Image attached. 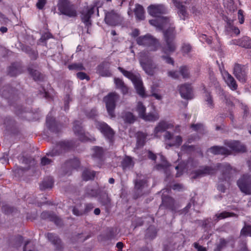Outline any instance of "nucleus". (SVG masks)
<instances>
[{"label":"nucleus","mask_w":251,"mask_h":251,"mask_svg":"<svg viewBox=\"0 0 251 251\" xmlns=\"http://www.w3.org/2000/svg\"><path fill=\"white\" fill-rule=\"evenodd\" d=\"M163 30L165 45L162 47V52L165 55L161 56V58L167 63L174 65V61L170 55L175 52L177 48L175 41L176 32L173 25L161 29Z\"/></svg>","instance_id":"nucleus-1"},{"label":"nucleus","mask_w":251,"mask_h":251,"mask_svg":"<svg viewBox=\"0 0 251 251\" xmlns=\"http://www.w3.org/2000/svg\"><path fill=\"white\" fill-rule=\"evenodd\" d=\"M148 10L151 16L157 18L149 21L151 25L155 26L157 28L162 29L173 25L171 20L167 17L160 16L161 14L165 13L166 11V9L163 5H151L148 7Z\"/></svg>","instance_id":"nucleus-2"},{"label":"nucleus","mask_w":251,"mask_h":251,"mask_svg":"<svg viewBox=\"0 0 251 251\" xmlns=\"http://www.w3.org/2000/svg\"><path fill=\"white\" fill-rule=\"evenodd\" d=\"M139 60L142 69L148 75H153L158 72V67L153 62L149 52H140Z\"/></svg>","instance_id":"nucleus-3"},{"label":"nucleus","mask_w":251,"mask_h":251,"mask_svg":"<svg viewBox=\"0 0 251 251\" xmlns=\"http://www.w3.org/2000/svg\"><path fill=\"white\" fill-rule=\"evenodd\" d=\"M118 69L126 77L131 80L138 95L143 98L147 97L139 74H134L131 72L125 70L121 67H119Z\"/></svg>","instance_id":"nucleus-4"},{"label":"nucleus","mask_w":251,"mask_h":251,"mask_svg":"<svg viewBox=\"0 0 251 251\" xmlns=\"http://www.w3.org/2000/svg\"><path fill=\"white\" fill-rule=\"evenodd\" d=\"M180 131L179 126H177L175 127L174 132L166 131L164 135V141L166 144V148L176 146L179 147L182 142V137L179 135H176V132H179Z\"/></svg>","instance_id":"nucleus-5"},{"label":"nucleus","mask_w":251,"mask_h":251,"mask_svg":"<svg viewBox=\"0 0 251 251\" xmlns=\"http://www.w3.org/2000/svg\"><path fill=\"white\" fill-rule=\"evenodd\" d=\"M136 42L139 45L148 47L151 51H156L160 46L159 41L150 34L138 37Z\"/></svg>","instance_id":"nucleus-6"},{"label":"nucleus","mask_w":251,"mask_h":251,"mask_svg":"<svg viewBox=\"0 0 251 251\" xmlns=\"http://www.w3.org/2000/svg\"><path fill=\"white\" fill-rule=\"evenodd\" d=\"M57 7L61 14L66 15L69 17H74L77 15L75 7L68 0H59L57 4Z\"/></svg>","instance_id":"nucleus-7"},{"label":"nucleus","mask_w":251,"mask_h":251,"mask_svg":"<svg viewBox=\"0 0 251 251\" xmlns=\"http://www.w3.org/2000/svg\"><path fill=\"white\" fill-rule=\"evenodd\" d=\"M118 99L119 96L115 92L109 93L103 99L107 112L111 117H114L115 116L114 110L116 106V102Z\"/></svg>","instance_id":"nucleus-8"},{"label":"nucleus","mask_w":251,"mask_h":251,"mask_svg":"<svg viewBox=\"0 0 251 251\" xmlns=\"http://www.w3.org/2000/svg\"><path fill=\"white\" fill-rule=\"evenodd\" d=\"M210 86H213L215 88L216 94L223 102L228 104H230L231 102L230 96L223 91L220 86L219 82L214 77L212 78V82L210 84Z\"/></svg>","instance_id":"nucleus-9"},{"label":"nucleus","mask_w":251,"mask_h":251,"mask_svg":"<svg viewBox=\"0 0 251 251\" xmlns=\"http://www.w3.org/2000/svg\"><path fill=\"white\" fill-rule=\"evenodd\" d=\"M237 185L241 191L246 194H251V176L243 175L237 181Z\"/></svg>","instance_id":"nucleus-10"},{"label":"nucleus","mask_w":251,"mask_h":251,"mask_svg":"<svg viewBox=\"0 0 251 251\" xmlns=\"http://www.w3.org/2000/svg\"><path fill=\"white\" fill-rule=\"evenodd\" d=\"M73 147L72 142L70 141H61L56 146V149L49 152L47 155L51 156H55L63 151L69 150Z\"/></svg>","instance_id":"nucleus-11"},{"label":"nucleus","mask_w":251,"mask_h":251,"mask_svg":"<svg viewBox=\"0 0 251 251\" xmlns=\"http://www.w3.org/2000/svg\"><path fill=\"white\" fill-rule=\"evenodd\" d=\"M96 127L107 138L111 140L114 136V132L110 127L105 123L97 121L95 123Z\"/></svg>","instance_id":"nucleus-12"},{"label":"nucleus","mask_w":251,"mask_h":251,"mask_svg":"<svg viewBox=\"0 0 251 251\" xmlns=\"http://www.w3.org/2000/svg\"><path fill=\"white\" fill-rule=\"evenodd\" d=\"M96 127L107 138L111 140L114 136V132L110 127L105 123L97 121L95 123Z\"/></svg>","instance_id":"nucleus-13"},{"label":"nucleus","mask_w":251,"mask_h":251,"mask_svg":"<svg viewBox=\"0 0 251 251\" xmlns=\"http://www.w3.org/2000/svg\"><path fill=\"white\" fill-rule=\"evenodd\" d=\"M105 23L112 26L118 25L121 22V17L118 13L114 10L105 13Z\"/></svg>","instance_id":"nucleus-14"},{"label":"nucleus","mask_w":251,"mask_h":251,"mask_svg":"<svg viewBox=\"0 0 251 251\" xmlns=\"http://www.w3.org/2000/svg\"><path fill=\"white\" fill-rule=\"evenodd\" d=\"M173 127L174 125L171 123L164 121H161L154 128L153 132L154 136L159 138L161 136L162 132L167 129H171Z\"/></svg>","instance_id":"nucleus-15"},{"label":"nucleus","mask_w":251,"mask_h":251,"mask_svg":"<svg viewBox=\"0 0 251 251\" xmlns=\"http://www.w3.org/2000/svg\"><path fill=\"white\" fill-rule=\"evenodd\" d=\"M96 7V6L95 5H91L89 7H87L81 12L82 20L87 26H89L91 25L90 19L91 15L94 13V10L96 8L98 11V15H99V10Z\"/></svg>","instance_id":"nucleus-16"},{"label":"nucleus","mask_w":251,"mask_h":251,"mask_svg":"<svg viewBox=\"0 0 251 251\" xmlns=\"http://www.w3.org/2000/svg\"><path fill=\"white\" fill-rule=\"evenodd\" d=\"M233 73L237 79L241 82H245L247 79L246 69L244 66L235 64L234 67Z\"/></svg>","instance_id":"nucleus-17"},{"label":"nucleus","mask_w":251,"mask_h":251,"mask_svg":"<svg viewBox=\"0 0 251 251\" xmlns=\"http://www.w3.org/2000/svg\"><path fill=\"white\" fill-rule=\"evenodd\" d=\"M215 172V170L214 169L209 167H205L196 171L191 172L190 176L192 178H197L205 175L214 174Z\"/></svg>","instance_id":"nucleus-18"},{"label":"nucleus","mask_w":251,"mask_h":251,"mask_svg":"<svg viewBox=\"0 0 251 251\" xmlns=\"http://www.w3.org/2000/svg\"><path fill=\"white\" fill-rule=\"evenodd\" d=\"M222 75L227 86L232 90H235L237 88V84L234 78L227 71H221Z\"/></svg>","instance_id":"nucleus-19"},{"label":"nucleus","mask_w":251,"mask_h":251,"mask_svg":"<svg viewBox=\"0 0 251 251\" xmlns=\"http://www.w3.org/2000/svg\"><path fill=\"white\" fill-rule=\"evenodd\" d=\"M179 91L181 97L184 99H191L193 97L192 89L189 84H185L180 85Z\"/></svg>","instance_id":"nucleus-20"},{"label":"nucleus","mask_w":251,"mask_h":251,"mask_svg":"<svg viewBox=\"0 0 251 251\" xmlns=\"http://www.w3.org/2000/svg\"><path fill=\"white\" fill-rule=\"evenodd\" d=\"M73 129L75 134L78 137L80 140L82 141L91 140L84 133L79 122L76 121L74 123Z\"/></svg>","instance_id":"nucleus-21"},{"label":"nucleus","mask_w":251,"mask_h":251,"mask_svg":"<svg viewBox=\"0 0 251 251\" xmlns=\"http://www.w3.org/2000/svg\"><path fill=\"white\" fill-rule=\"evenodd\" d=\"M217 168L223 172V177L225 180H227V178L230 177V175L235 171L228 164H218Z\"/></svg>","instance_id":"nucleus-22"},{"label":"nucleus","mask_w":251,"mask_h":251,"mask_svg":"<svg viewBox=\"0 0 251 251\" xmlns=\"http://www.w3.org/2000/svg\"><path fill=\"white\" fill-rule=\"evenodd\" d=\"M193 166V163L192 162V160H189L186 164H179L178 165L176 166L175 167V169L176 170H177V173L176 174V177L180 176L182 174L184 171L185 170L187 172H188V173L189 172V171H190L191 168Z\"/></svg>","instance_id":"nucleus-23"},{"label":"nucleus","mask_w":251,"mask_h":251,"mask_svg":"<svg viewBox=\"0 0 251 251\" xmlns=\"http://www.w3.org/2000/svg\"><path fill=\"white\" fill-rule=\"evenodd\" d=\"M226 144L231 151H234L244 152L246 150L245 146L237 141H228Z\"/></svg>","instance_id":"nucleus-24"},{"label":"nucleus","mask_w":251,"mask_h":251,"mask_svg":"<svg viewBox=\"0 0 251 251\" xmlns=\"http://www.w3.org/2000/svg\"><path fill=\"white\" fill-rule=\"evenodd\" d=\"M175 6L178 9V14L180 18L184 20L187 17V13L185 11V7L180 0H172Z\"/></svg>","instance_id":"nucleus-25"},{"label":"nucleus","mask_w":251,"mask_h":251,"mask_svg":"<svg viewBox=\"0 0 251 251\" xmlns=\"http://www.w3.org/2000/svg\"><path fill=\"white\" fill-rule=\"evenodd\" d=\"M100 191L97 184L88 186L85 192V195L89 197H95L98 196Z\"/></svg>","instance_id":"nucleus-26"},{"label":"nucleus","mask_w":251,"mask_h":251,"mask_svg":"<svg viewBox=\"0 0 251 251\" xmlns=\"http://www.w3.org/2000/svg\"><path fill=\"white\" fill-rule=\"evenodd\" d=\"M109 64L108 63H103L100 65L97 69L98 73L103 76H109L111 73L109 71Z\"/></svg>","instance_id":"nucleus-27"},{"label":"nucleus","mask_w":251,"mask_h":251,"mask_svg":"<svg viewBox=\"0 0 251 251\" xmlns=\"http://www.w3.org/2000/svg\"><path fill=\"white\" fill-rule=\"evenodd\" d=\"M208 151L214 154H229L230 153V151L229 150L225 147L219 146L212 147L208 150Z\"/></svg>","instance_id":"nucleus-28"},{"label":"nucleus","mask_w":251,"mask_h":251,"mask_svg":"<svg viewBox=\"0 0 251 251\" xmlns=\"http://www.w3.org/2000/svg\"><path fill=\"white\" fill-rule=\"evenodd\" d=\"M233 44L243 48H251V39L248 37H244L242 39L234 40Z\"/></svg>","instance_id":"nucleus-29"},{"label":"nucleus","mask_w":251,"mask_h":251,"mask_svg":"<svg viewBox=\"0 0 251 251\" xmlns=\"http://www.w3.org/2000/svg\"><path fill=\"white\" fill-rule=\"evenodd\" d=\"M203 90V98L204 101L206 102L207 106L210 108H213L214 106V102L213 98L211 93L208 91L207 89L204 87Z\"/></svg>","instance_id":"nucleus-30"},{"label":"nucleus","mask_w":251,"mask_h":251,"mask_svg":"<svg viewBox=\"0 0 251 251\" xmlns=\"http://www.w3.org/2000/svg\"><path fill=\"white\" fill-rule=\"evenodd\" d=\"M148 186L147 180H137L135 182V188L139 193L138 197L140 195L142 194L143 190Z\"/></svg>","instance_id":"nucleus-31"},{"label":"nucleus","mask_w":251,"mask_h":251,"mask_svg":"<svg viewBox=\"0 0 251 251\" xmlns=\"http://www.w3.org/2000/svg\"><path fill=\"white\" fill-rule=\"evenodd\" d=\"M160 159L161 163L156 166V169L158 170H163L167 174L168 163L166 161L165 157L161 154H159L157 157Z\"/></svg>","instance_id":"nucleus-32"},{"label":"nucleus","mask_w":251,"mask_h":251,"mask_svg":"<svg viewBox=\"0 0 251 251\" xmlns=\"http://www.w3.org/2000/svg\"><path fill=\"white\" fill-rule=\"evenodd\" d=\"M47 237L53 244L56 246L57 249L59 250L61 248L60 240L56 235L52 233H48L47 234Z\"/></svg>","instance_id":"nucleus-33"},{"label":"nucleus","mask_w":251,"mask_h":251,"mask_svg":"<svg viewBox=\"0 0 251 251\" xmlns=\"http://www.w3.org/2000/svg\"><path fill=\"white\" fill-rule=\"evenodd\" d=\"M147 135L143 132H139L137 134V148L138 149L144 146Z\"/></svg>","instance_id":"nucleus-34"},{"label":"nucleus","mask_w":251,"mask_h":251,"mask_svg":"<svg viewBox=\"0 0 251 251\" xmlns=\"http://www.w3.org/2000/svg\"><path fill=\"white\" fill-rule=\"evenodd\" d=\"M53 179L51 177H48L45 179L40 185V189L45 190L48 188H51L53 186Z\"/></svg>","instance_id":"nucleus-35"},{"label":"nucleus","mask_w":251,"mask_h":251,"mask_svg":"<svg viewBox=\"0 0 251 251\" xmlns=\"http://www.w3.org/2000/svg\"><path fill=\"white\" fill-rule=\"evenodd\" d=\"M93 207H94V206L92 204L89 203V204H87L85 205V210L84 211H82V210H79L77 208L75 207V208H74V209L73 210V212L74 214L75 215L80 216V215H82L84 213L88 212L90 210H91Z\"/></svg>","instance_id":"nucleus-36"},{"label":"nucleus","mask_w":251,"mask_h":251,"mask_svg":"<svg viewBox=\"0 0 251 251\" xmlns=\"http://www.w3.org/2000/svg\"><path fill=\"white\" fill-rule=\"evenodd\" d=\"M134 12L138 19L142 20L144 19V10L142 6L139 4L136 5Z\"/></svg>","instance_id":"nucleus-37"},{"label":"nucleus","mask_w":251,"mask_h":251,"mask_svg":"<svg viewBox=\"0 0 251 251\" xmlns=\"http://www.w3.org/2000/svg\"><path fill=\"white\" fill-rule=\"evenodd\" d=\"M142 119L146 121L154 122L159 119V115L157 113H145Z\"/></svg>","instance_id":"nucleus-38"},{"label":"nucleus","mask_w":251,"mask_h":251,"mask_svg":"<svg viewBox=\"0 0 251 251\" xmlns=\"http://www.w3.org/2000/svg\"><path fill=\"white\" fill-rule=\"evenodd\" d=\"M135 110L138 113L139 116L142 118V117L146 113V108L145 105H143V103L141 101H138L137 103Z\"/></svg>","instance_id":"nucleus-39"},{"label":"nucleus","mask_w":251,"mask_h":251,"mask_svg":"<svg viewBox=\"0 0 251 251\" xmlns=\"http://www.w3.org/2000/svg\"><path fill=\"white\" fill-rule=\"evenodd\" d=\"M122 118L126 123L129 124L133 123L135 121V117L129 112L124 113Z\"/></svg>","instance_id":"nucleus-40"},{"label":"nucleus","mask_w":251,"mask_h":251,"mask_svg":"<svg viewBox=\"0 0 251 251\" xmlns=\"http://www.w3.org/2000/svg\"><path fill=\"white\" fill-rule=\"evenodd\" d=\"M98 196L99 201L102 204L105 205L108 204L110 202V199L106 193L100 192Z\"/></svg>","instance_id":"nucleus-41"},{"label":"nucleus","mask_w":251,"mask_h":251,"mask_svg":"<svg viewBox=\"0 0 251 251\" xmlns=\"http://www.w3.org/2000/svg\"><path fill=\"white\" fill-rule=\"evenodd\" d=\"M95 173L93 171L85 170L82 174L83 179L85 180H88L93 178L95 176Z\"/></svg>","instance_id":"nucleus-42"},{"label":"nucleus","mask_w":251,"mask_h":251,"mask_svg":"<svg viewBox=\"0 0 251 251\" xmlns=\"http://www.w3.org/2000/svg\"><path fill=\"white\" fill-rule=\"evenodd\" d=\"M122 165L124 169L130 168L133 166L134 163L130 157L126 156L123 160Z\"/></svg>","instance_id":"nucleus-43"},{"label":"nucleus","mask_w":251,"mask_h":251,"mask_svg":"<svg viewBox=\"0 0 251 251\" xmlns=\"http://www.w3.org/2000/svg\"><path fill=\"white\" fill-rule=\"evenodd\" d=\"M93 157L100 159L103 153L102 149L100 147H95L93 148Z\"/></svg>","instance_id":"nucleus-44"},{"label":"nucleus","mask_w":251,"mask_h":251,"mask_svg":"<svg viewBox=\"0 0 251 251\" xmlns=\"http://www.w3.org/2000/svg\"><path fill=\"white\" fill-rule=\"evenodd\" d=\"M47 125L48 127L51 130L54 131V127L56 126L55 120L52 117H51L49 115L47 117Z\"/></svg>","instance_id":"nucleus-45"},{"label":"nucleus","mask_w":251,"mask_h":251,"mask_svg":"<svg viewBox=\"0 0 251 251\" xmlns=\"http://www.w3.org/2000/svg\"><path fill=\"white\" fill-rule=\"evenodd\" d=\"M226 28L227 30L230 31L235 34L238 35L240 33V30L239 28L231 24L230 22L227 23Z\"/></svg>","instance_id":"nucleus-46"},{"label":"nucleus","mask_w":251,"mask_h":251,"mask_svg":"<svg viewBox=\"0 0 251 251\" xmlns=\"http://www.w3.org/2000/svg\"><path fill=\"white\" fill-rule=\"evenodd\" d=\"M234 214L233 213H229L227 212H223L220 214H217L216 215V220L223 219L228 217H232Z\"/></svg>","instance_id":"nucleus-47"},{"label":"nucleus","mask_w":251,"mask_h":251,"mask_svg":"<svg viewBox=\"0 0 251 251\" xmlns=\"http://www.w3.org/2000/svg\"><path fill=\"white\" fill-rule=\"evenodd\" d=\"M191 128L195 131H197L200 133H203L204 131V126L202 124H193L191 126Z\"/></svg>","instance_id":"nucleus-48"},{"label":"nucleus","mask_w":251,"mask_h":251,"mask_svg":"<svg viewBox=\"0 0 251 251\" xmlns=\"http://www.w3.org/2000/svg\"><path fill=\"white\" fill-rule=\"evenodd\" d=\"M68 68L70 70H83L84 69L83 65L81 63H75L70 65Z\"/></svg>","instance_id":"nucleus-49"},{"label":"nucleus","mask_w":251,"mask_h":251,"mask_svg":"<svg viewBox=\"0 0 251 251\" xmlns=\"http://www.w3.org/2000/svg\"><path fill=\"white\" fill-rule=\"evenodd\" d=\"M191 50V47L188 44H184L181 48L182 52L184 54H186L189 53Z\"/></svg>","instance_id":"nucleus-50"},{"label":"nucleus","mask_w":251,"mask_h":251,"mask_svg":"<svg viewBox=\"0 0 251 251\" xmlns=\"http://www.w3.org/2000/svg\"><path fill=\"white\" fill-rule=\"evenodd\" d=\"M18 69L16 67L14 64L12 65L9 67V74L11 76L16 75L19 74Z\"/></svg>","instance_id":"nucleus-51"},{"label":"nucleus","mask_w":251,"mask_h":251,"mask_svg":"<svg viewBox=\"0 0 251 251\" xmlns=\"http://www.w3.org/2000/svg\"><path fill=\"white\" fill-rule=\"evenodd\" d=\"M241 234L243 235H250L251 236V226H245L241 230Z\"/></svg>","instance_id":"nucleus-52"},{"label":"nucleus","mask_w":251,"mask_h":251,"mask_svg":"<svg viewBox=\"0 0 251 251\" xmlns=\"http://www.w3.org/2000/svg\"><path fill=\"white\" fill-rule=\"evenodd\" d=\"M199 39L201 42H206L208 44H210L211 43V38H208L205 34H201L199 37Z\"/></svg>","instance_id":"nucleus-53"},{"label":"nucleus","mask_w":251,"mask_h":251,"mask_svg":"<svg viewBox=\"0 0 251 251\" xmlns=\"http://www.w3.org/2000/svg\"><path fill=\"white\" fill-rule=\"evenodd\" d=\"M180 73L184 78H186L189 75L188 69L186 66L181 67L180 68Z\"/></svg>","instance_id":"nucleus-54"},{"label":"nucleus","mask_w":251,"mask_h":251,"mask_svg":"<svg viewBox=\"0 0 251 251\" xmlns=\"http://www.w3.org/2000/svg\"><path fill=\"white\" fill-rule=\"evenodd\" d=\"M194 150V147L191 146H188L186 144L183 145L181 147V151L182 152H189L192 151Z\"/></svg>","instance_id":"nucleus-55"},{"label":"nucleus","mask_w":251,"mask_h":251,"mask_svg":"<svg viewBox=\"0 0 251 251\" xmlns=\"http://www.w3.org/2000/svg\"><path fill=\"white\" fill-rule=\"evenodd\" d=\"M68 165L71 166V167L73 168H77L79 165V161L77 158H75L73 160H71L70 162L67 163Z\"/></svg>","instance_id":"nucleus-56"},{"label":"nucleus","mask_w":251,"mask_h":251,"mask_svg":"<svg viewBox=\"0 0 251 251\" xmlns=\"http://www.w3.org/2000/svg\"><path fill=\"white\" fill-rule=\"evenodd\" d=\"M30 74L33 77L34 79L38 80L40 79V74L36 70L32 71L29 70Z\"/></svg>","instance_id":"nucleus-57"},{"label":"nucleus","mask_w":251,"mask_h":251,"mask_svg":"<svg viewBox=\"0 0 251 251\" xmlns=\"http://www.w3.org/2000/svg\"><path fill=\"white\" fill-rule=\"evenodd\" d=\"M244 11L240 9L238 12V18L240 24H242L244 22V16L243 15Z\"/></svg>","instance_id":"nucleus-58"},{"label":"nucleus","mask_w":251,"mask_h":251,"mask_svg":"<svg viewBox=\"0 0 251 251\" xmlns=\"http://www.w3.org/2000/svg\"><path fill=\"white\" fill-rule=\"evenodd\" d=\"M46 3V0H38L36 6L38 9H42Z\"/></svg>","instance_id":"nucleus-59"},{"label":"nucleus","mask_w":251,"mask_h":251,"mask_svg":"<svg viewBox=\"0 0 251 251\" xmlns=\"http://www.w3.org/2000/svg\"><path fill=\"white\" fill-rule=\"evenodd\" d=\"M77 77L81 80H83L84 79H86L87 80L89 79L88 76L86 75V74L83 72H79L77 74Z\"/></svg>","instance_id":"nucleus-60"},{"label":"nucleus","mask_w":251,"mask_h":251,"mask_svg":"<svg viewBox=\"0 0 251 251\" xmlns=\"http://www.w3.org/2000/svg\"><path fill=\"white\" fill-rule=\"evenodd\" d=\"M51 160L46 157H44L41 159V164L42 165H47L50 164Z\"/></svg>","instance_id":"nucleus-61"},{"label":"nucleus","mask_w":251,"mask_h":251,"mask_svg":"<svg viewBox=\"0 0 251 251\" xmlns=\"http://www.w3.org/2000/svg\"><path fill=\"white\" fill-rule=\"evenodd\" d=\"M115 83L117 87L119 89L125 84L124 82L119 78H115Z\"/></svg>","instance_id":"nucleus-62"},{"label":"nucleus","mask_w":251,"mask_h":251,"mask_svg":"<svg viewBox=\"0 0 251 251\" xmlns=\"http://www.w3.org/2000/svg\"><path fill=\"white\" fill-rule=\"evenodd\" d=\"M168 74V76L173 78H177L179 76L178 73L176 71H169Z\"/></svg>","instance_id":"nucleus-63"},{"label":"nucleus","mask_w":251,"mask_h":251,"mask_svg":"<svg viewBox=\"0 0 251 251\" xmlns=\"http://www.w3.org/2000/svg\"><path fill=\"white\" fill-rule=\"evenodd\" d=\"M194 247L198 250V251H206L205 248H203L196 243L194 244Z\"/></svg>","instance_id":"nucleus-64"}]
</instances>
